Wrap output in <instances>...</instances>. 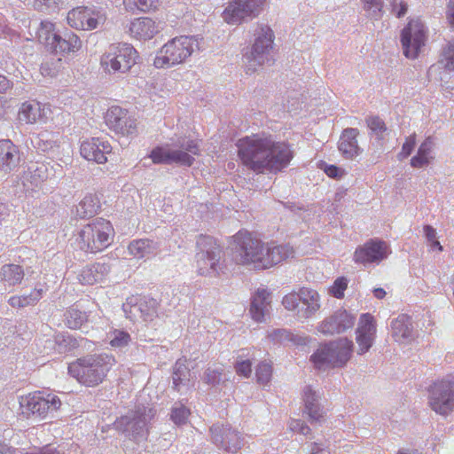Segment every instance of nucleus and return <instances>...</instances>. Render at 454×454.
Listing matches in <instances>:
<instances>
[{"label":"nucleus","instance_id":"obj_19","mask_svg":"<svg viewBox=\"0 0 454 454\" xmlns=\"http://www.w3.org/2000/svg\"><path fill=\"white\" fill-rule=\"evenodd\" d=\"M356 317L345 309H338L326 317L318 326L325 335L340 334L353 327Z\"/></svg>","mask_w":454,"mask_h":454},{"label":"nucleus","instance_id":"obj_14","mask_svg":"<svg viewBox=\"0 0 454 454\" xmlns=\"http://www.w3.org/2000/svg\"><path fill=\"white\" fill-rule=\"evenodd\" d=\"M67 20L73 28L90 31L102 27L106 13L103 8L94 5L79 6L68 12Z\"/></svg>","mask_w":454,"mask_h":454},{"label":"nucleus","instance_id":"obj_3","mask_svg":"<svg viewBox=\"0 0 454 454\" xmlns=\"http://www.w3.org/2000/svg\"><path fill=\"white\" fill-rule=\"evenodd\" d=\"M114 238L112 223L104 218H96L79 231L76 242L86 253H98L108 247Z\"/></svg>","mask_w":454,"mask_h":454},{"label":"nucleus","instance_id":"obj_41","mask_svg":"<svg viewBox=\"0 0 454 454\" xmlns=\"http://www.w3.org/2000/svg\"><path fill=\"white\" fill-rule=\"evenodd\" d=\"M79 346L78 340L68 333H58L54 337V349L59 354L73 351Z\"/></svg>","mask_w":454,"mask_h":454},{"label":"nucleus","instance_id":"obj_31","mask_svg":"<svg viewBox=\"0 0 454 454\" xmlns=\"http://www.w3.org/2000/svg\"><path fill=\"white\" fill-rule=\"evenodd\" d=\"M128 251L136 259L147 260L157 254L158 246L149 239H134L129 242Z\"/></svg>","mask_w":454,"mask_h":454},{"label":"nucleus","instance_id":"obj_45","mask_svg":"<svg viewBox=\"0 0 454 454\" xmlns=\"http://www.w3.org/2000/svg\"><path fill=\"white\" fill-rule=\"evenodd\" d=\"M49 177V170L46 165L44 164H36L33 165L29 168V172L27 175V180L35 185L38 186L44 181H46Z\"/></svg>","mask_w":454,"mask_h":454},{"label":"nucleus","instance_id":"obj_29","mask_svg":"<svg viewBox=\"0 0 454 454\" xmlns=\"http://www.w3.org/2000/svg\"><path fill=\"white\" fill-rule=\"evenodd\" d=\"M321 395L319 392L313 390L310 386H306L303 389V403L305 412L309 415L311 423L319 422L323 418V411L319 400Z\"/></svg>","mask_w":454,"mask_h":454},{"label":"nucleus","instance_id":"obj_32","mask_svg":"<svg viewBox=\"0 0 454 454\" xmlns=\"http://www.w3.org/2000/svg\"><path fill=\"white\" fill-rule=\"evenodd\" d=\"M392 336L399 342H409L413 338L411 318L407 315H400L391 323Z\"/></svg>","mask_w":454,"mask_h":454},{"label":"nucleus","instance_id":"obj_39","mask_svg":"<svg viewBox=\"0 0 454 454\" xmlns=\"http://www.w3.org/2000/svg\"><path fill=\"white\" fill-rule=\"evenodd\" d=\"M434 147V139L428 137L419 147L418 153L411 160L414 168H422L429 163V154Z\"/></svg>","mask_w":454,"mask_h":454},{"label":"nucleus","instance_id":"obj_56","mask_svg":"<svg viewBox=\"0 0 454 454\" xmlns=\"http://www.w3.org/2000/svg\"><path fill=\"white\" fill-rule=\"evenodd\" d=\"M442 55L446 60L445 67L450 71L454 70V40L448 43L442 51Z\"/></svg>","mask_w":454,"mask_h":454},{"label":"nucleus","instance_id":"obj_25","mask_svg":"<svg viewBox=\"0 0 454 454\" xmlns=\"http://www.w3.org/2000/svg\"><path fill=\"white\" fill-rule=\"evenodd\" d=\"M82 46L81 39L72 31L59 32L50 50L55 54L66 55L76 52Z\"/></svg>","mask_w":454,"mask_h":454},{"label":"nucleus","instance_id":"obj_40","mask_svg":"<svg viewBox=\"0 0 454 454\" xmlns=\"http://www.w3.org/2000/svg\"><path fill=\"white\" fill-rule=\"evenodd\" d=\"M2 280L9 286L20 284L24 278V270L18 264H5L0 271Z\"/></svg>","mask_w":454,"mask_h":454},{"label":"nucleus","instance_id":"obj_35","mask_svg":"<svg viewBox=\"0 0 454 454\" xmlns=\"http://www.w3.org/2000/svg\"><path fill=\"white\" fill-rule=\"evenodd\" d=\"M296 294L299 295V301H303V305H306V309L301 310L302 317H310L318 310L320 304L317 291L303 287Z\"/></svg>","mask_w":454,"mask_h":454},{"label":"nucleus","instance_id":"obj_24","mask_svg":"<svg viewBox=\"0 0 454 454\" xmlns=\"http://www.w3.org/2000/svg\"><path fill=\"white\" fill-rule=\"evenodd\" d=\"M359 130L356 128L345 129L338 143V149L346 160H354L363 153L359 146L357 137Z\"/></svg>","mask_w":454,"mask_h":454},{"label":"nucleus","instance_id":"obj_9","mask_svg":"<svg viewBox=\"0 0 454 454\" xmlns=\"http://www.w3.org/2000/svg\"><path fill=\"white\" fill-rule=\"evenodd\" d=\"M265 244L249 232H239L234 237L233 258L238 264L262 270Z\"/></svg>","mask_w":454,"mask_h":454},{"label":"nucleus","instance_id":"obj_50","mask_svg":"<svg viewBox=\"0 0 454 454\" xmlns=\"http://www.w3.org/2000/svg\"><path fill=\"white\" fill-rule=\"evenodd\" d=\"M257 381L262 385H267L272 375V366L270 363L262 362L258 364L255 372Z\"/></svg>","mask_w":454,"mask_h":454},{"label":"nucleus","instance_id":"obj_13","mask_svg":"<svg viewBox=\"0 0 454 454\" xmlns=\"http://www.w3.org/2000/svg\"><path fill=\"white\" fill-rule=\"evenodd\" d=\"M20 406L26 418L43 419L48 412L59 409L61 401L55 395L38 391L20 396Z\"/></svg>","mask_w":454,"mask_h":454},{"label":"nucleus","instance_id":"obj_37","mask_svg":"<svg viewBox=\"0 0 454 454\" xmlns=\"http://www.w3.org/2000/svg\"><path fill=\"white\" fill-rule=\"evenodd\" d=\"M46 288L43 286H36L29 294L12 296L8 302L12 308H24L37 303L45 294Z\"/></svg>","mask_w":454,"mask_h":454},{"label":"nucleus","instance_id":"obj_38","mask_svg":"<svg viewBox=\"0 0 454 454\" xmlns=\"http://www.w3.org/2000/svg\"><path fill=\"white\" fill-rule=\"evenodd\" d=\"M100 208L98 198L93 194L86 195L75 207V215L79 218H90L94 216Z\"/></svg>","mask_w":454,"mask_h":454},{"label":"nucleus","instance_id":"obj_42","mask_svg":"<svg viewBox=\"0 0 454 454\" xmlns=\"http://www.w3.org/2000/svg\"><path fill=\"white\" fill-rule=\"evenodd\" d=\"M59 31L55 30V24L49 20L41 21L37 28L36 35L41 43L51 47Z\"/></svg>","mask_w":454,"mask_h":454},{"label":"nucleus","instance_id":"obj_10","mask_svg":"<svg viewBox=\"0 0 454 454\" xmlns=\"http://www.w3.org/2000/svg\"><path fill=\"white\" fill-rule=\"evenodd\" d=\"M136 49L126 43H113L101 57V66L109 74H123L136 64Z\"/></svg>","mask_w":454,"mask_h":454},{"label":"nucleus","instance_id":"obj_34","mask_svg":"<svg viewBox=\"0 0 454 454\" xmlns=\"http://www.w3.org/2000/svg\"><path fill=\"white\" fill-rule=\"evenodd\" d=\"M44 116V106L37 101H27L19 111V119L26 123H35Z\"/></svg>","mask_w":454,"mask_h":454},{"label":"nucleus","instance_id":"obj_48","mask_svg":"<svg viewBox=\"0 0 454 454\" xmlns=\"http://www.w3.org/2000/svg\"><path fill=\"white\" fill-rule=\"evenodd\" d=\"M190 411L182 403H175L172 407L170 419L177 426L186 423Z\"/></svg>","mask_w":454,"mask_h":454},{"label":"nucleus","instance_id":"obj_18","mask_svg":"<svg viewBox=\"0 0 454 454\" xmlns=\"http://www.w3.org/2000/svg\"><path fill=\"white\" fill-rule=\"evenodd\" d=\"M106 123L116 133L129 136L137 132L136 120L129 116L128 112L120 106H112L107 111Z\"/></svg>","mask_w":454,"mask_h":454},{"label":"nucleus","instance_id":"obj_53","mask_svg":"<svg viewBox=\"0 0 454 454\" xmlns=\"http://www.w3.org/2000/svg\"><path fill=\"white\" fill-rule=\"evenodd\" d=\"M131 338L129 333L122 330H115L111 335L110 344L114 348H123L129 345Z\"/></svg>","mask_w":454,"mask_h":454},{"label":"nucleus","instance_id":"obj_62","mask_svg":"<svg viewBox=\"0 0 454 454\" xmlns=\"http://www.w3.org/2000/svg\"><path fill=\"white\" fill-rule=\"evenodd\" d=\"M51 63L45 62L41 66V73L43 75L55 76L58 73L56 68H51Z\"/></svg>","mask_w":454,"mask_h":454},{"label":"nucleus","instance_id":"obj_7","mask_svg":"<svg viewBox=\"0 0 454 454\" xmlns=\"http://www.w3.org/2000/svg\"><path fill=\"white\" fill-rule=\"evenodd\" d=\"M155 416L156 410L153 407L137 405L134 411L118 419L114 425L126 437L138 442L147 435L148 424Z\"/></svg>","mask_w":454,"mask_h":454},{"label":"nucleus","instance_id":"obj_55","mask_svg":"<svg viewBox=\"0 0 454 454\" xmlns=\"http://www.w3.org/2000/svg\"><path fill=\"white\" fill-rule=\"evenodd\" d=\"M348 286V279L345 277L338 278L332 287L330 293L335 298L340 299L344 296V291Z\"/></svg>","mask_w":454,"mask_h":454},{"label":"nucleus","instance_id":"obj_21","mask_svg":"<svg viewBox=\"0 0 454 454\" xmlns=\"http://www.w3.org/2000/svg\"><path fill=\"white\" fill-rule=\"evenodd\" d=\"M356 333V340L358 344L357 354L363 355L369 351L376 335V326L371 315L363 314L361 316Z\"/></svg>","mask_w":454,"mask_h":454},{"label":"nucleus","instance_id":"obj_6","mask_svg":"<svg viewBox=\"0 0 454 454\" xmlns=\"http://www.w3.org/2000/svg\"><path fill=\"white\" fill-rule=\"evenodd\" d=\"M197 50L199 41L196 36H176L160 48L153 65L157 68H164L184 63Z\"/></svg>","mask_w":454,"mask_h":454},{"label":"nucleus","instance_id":"obj_4","mask_svg":"<svg viewBox=\"0 0 454 454\" xmlns=\"http://www.w3.org/2000/svg\"><path fill=\"white\" fill-rule=\"evenodd\" d=\"M200 152L197 141L187 137L178 138L172 145V148L158 146L150 154L155 164L176 163L181 166L191 167L194 162V155Z\"/></svg>","mask_w":454,"mask_h":454},{"label":"nucleus","instance_id":"obj_26","mask_svg":"<svg viewBox=\"0 0 454 454\" xmlns=\"http://www.w3.org/2000/svg\"><path fill=\"white\" fill-rule=\"evenodd\" d=\"M294 256V249L289 245L265 244L262 269H268Z\"/></svg>","mask_w":454,"mask_h":454},{"label":"nucleus","instance_id":"obj_8","mask_svg":"<svg viewBox=\"0 0 454 454\" xmlns=\"http://www.w3.org/2000/svg\"><path fill=\"white\" fill-rule=\"evenodd\" d=\"M353 342L347 338L332 341L319 347L310 356V361L317 369L343 367L350 359Z\"/></svg>","mask_w":454,"mask_h":454},{"label":"nucleus","instance_id":"obj_16","mask_svg":"<svg viewBox=\"0 0 454 454\" xmlns=\"http://www.w3.org/2000/svg\"><path fill=\"white\" fill-rule=\"evenodd\" d=\"M266 0H233L223 12V19L230 24H238L246 19H253L260 14Z\"/></svg>","mask_w":454,"mask_h":454},{"label":"nucleus","instance_id":"obj_5","mask_svg":"<svg viewBox=\"0 0 454 454\" xmlns=\"http://www.w3.org/2000/svg\"><path fill=\"white\" fill-rule=\"evenodd\" d=\"M195 254L197 271L201 276L215 277L223 271V251L216 240L207 235H200L196 241Z\"/></svg>","mask_w":454,"mask_h":454},{"label":"nucleus","instance_id":"obj_51","mask_svg":"<svg viewBox=\"0 0 454 454\" xmlns=\"http://www.w3.org/2000/svg\"><path fill=\"white\" fill-rule=\"evenodd\" d=\"M61 0H34L35 10L46 13L56 12L59 9Z\"/></svg>","mask_w":454,"mask_h":454},{"label":"nucleus","instance_id":"obj_57","mask_svg":"<svg viewBox=\"0 0 454 454\" xmlns=\"http://www.w3.org/2000/svg\"><path fill=\"white\" fill-rule=\"evenodd\" d=\"M282 304L288 310H295V309L301 305L299 295L296 294V293L286 294L283 298Z\"/></svg>","mask_w":454,"mask_h":454},{"label":"nucleus","instance_id":"obj_28","mask_svg":"<svg viewBox=\"0 0 454 454\" xmlns=\"http://www.w3.org/2000/svg\"><path fill=\"white\" fill-rule=\"evenodd\" d=\"M270 307V293L265 289H258L251 298L249 312L256 322L265 320Z\"/></svg>","mask_w":454,"mask_h":454},{"label":"nucleus","instance_id":"obj_27","mask_svg":"<svg viewBox=\"0 0 454 454\" xmlns=\"http://www.w3.org/2000/svg\"><path fill=\"white\" fill-rule=\"evenodd\" d=\"M20 160L18 147L9 139L0 140V169L5 172L14 169Z\"/></svg>","mask_w":454,"mask_h":454},{"label":"nucleus","instance_id":"obj_61","mask_svg":"<svg viewBox=\"0 0 454 454\" xmlns=\"http://www.w3.org/2000/svg\"><path fill=\"white\" fill-rule=\"evenodd\" d=\"M325 172L329 177L335 179H340L346 175V172L343 168L334 165H325Z\"/></svg>","mask_w":454,"mask_h":454},{"label":"nucleus","instance_id":"obj_47","mask_svg":"<svg viewBox=\"0 0 454 454\" xmlns=\"http://www.w3.org/2000/svg\"><path fill=\"white\" fill-rule=\"evenodd\" d=\"M139 304V296H131L127 298L126 302L122 305V310L127 318L130 320H136L138 317L141 318Z\"/></svg>","mask_w":454,"mask_h":454},{"label":"nucleus","instance_id":"obj_2","mask_svg":"<svg viewBox=\"0 0 454 454\" xmlns=\"http://www.w3.org/2000/svg\"><path fill=\"white\" fill-rule=\"evenodd\" d=\"M115 364V358L112 355L90 354L69 364L68 373L86 387H96L104 381Z\"/></svg>","mask_w":454,"mask_h":454},{"label":"nucleus","instance_id":"obj_44","mask_svg":"<svg viewBox=\"0 0 454 454\" xmlns=\"http://www.w3.org/2000/svg\"><path fill=\"white\" fill-rule=\"evenodd\" d=\"M141 318L151 319L157 313L158 301L156 299L148 296H139Z\"/></svg>","mask_w":454,"mask_h":454},{"label":"nucleus","instance_id":"obj_11","mask_svg":"<svg viewBox=\"0 0 454 454\" xmlns=\"http://www.w3.org/2000/svg\"><path fill=\"white\" fill-rule=\"evenodd\" d=\"M254 43L244 58L247 61V72H254L257 67L272 60L274 33L267 25H260L254 30Z\"/></svg>","mask_w":454,"mask_h":454},{"label":"nucleus","instance_id":"obj_36","mask_svg":"<svg viewBox=\"0 0 454 454\" xmlns=\"http://www.w3.org/2000/svg\"><path fill=\"white\" fill-rule=\"evenodd\" d=\"M191 376V371L186 365V360L178 359L173 368V388L180 392L183 387L189 385Z\"/></svg>","mask_w":454,"mask_h":454},{"label":"nucleus","instance_id":"obj_43","mask_svg":"<svg viewBox=\"0 0 454 454\" xmlns=\"http://www.w3.org/2000/svg\"><path fill=\"white\" fill-rule=\"evenodd\" d=\"M64 316L65 324L70 329H79L88 320L87 313L75 307L69 308Z\"/></svg>","mask_w":454,"mask_h":454},{"label":"nucleus","instance_id":"obj_64","mask_svg":"<svg viewBox=\"0 0 454 454\" xmlns=\"http://www.w3.org/2000/svg\"><path fill=\"white\" fill-rule=\"evenodd\" d=\"M310 454H329L324 448L317 442L310 443Z\"/></svg>","mask_w":454,"mask_h":454},{"label":"nucleus","instance_id":"obj_33","mask_svg":"<svg viewBox=\"0 0 454 454\" xmlns=\"http://www.w3.org/2000/svg\"><path fill=\"white\" fill-rule=\"evenodd\" d=\"M268 338L275 343L286 346H306L309 342L307 336L294 334L287 329H273L268 332Z\"/></svg>","mask_w":454,"mask_h":454},{"label":"nucleus","instance_id":"obj_63","mask_svg":"<svg viewBox=\"0 0 454 454\" xmlns=\"http://www.w3.org/2000/svg\"><path fill=\"white\" fill-rule=\"evenodd\" d=\"M424 233L428 242L436 239V231L431 225H426L424 227Z\"/></svg>","mask_w":454,"mask_h":454},{"label":"nucleus","instance_id":"obj_1","mask_svg":"<svg viewBox=\"0 0 454 454\" xmlns=\"http://www.w3.org/2000/svg\"><path fill=\"white\" fill-rule=\"evenodd\" d=\"M237 146L242 163L258 174L280 172L294 158L291 145L274 140L270 135L247 136L238 141Z\"/></svg>","mask_w":454,"mask_h":454},{"label":"nucleus","instance_id":"obj_17","mask_svg":"<svg viewBox=\"0 0 454 454\" xmlns=\"http://www.w3.org/2000/svg\"><path fill=\"white\" fill-rule=\"evenodd\" d=\"M212 442L224 451L237 453L243 446L240 433L231 425L215 424L210 427Z\"/></svg>","mask_w":454,"mask_h":454},{"label":"nucleus","instance_id":"obj_30","mask_svg":"<svg viewBox=\"0 0 454 454\" xmlns=\"http://www.w3.org/2000/svg\"><path fill=\"white\" fill-rule=\"evenodd\" d=\"M129 32L139 40H149L159 32V26L151 18H139L131 22Z\"/></svg>","mask_w":454,"mask_h":454},{"label":"nucleus","instance_id":"obj_58","mask_svg":"<svg viewBox=\"0 0 454 454\" xmlns=\"http://www.w3.org/2000/svg\"><path fill=\"white\" fill-rule=\"evenodd\" d=\"M235 370L239 375L248 378L252 372V364L249 360L237 362Z\"/></svg>","mask_w":454,"mask_h":454},{"label":"nucleus","instance_id":"obj_20","mask_svg":"<svg viewBox=\"0 0 454 454\" xmlns=\"http://www.w3.org/2000/svg\"><path fill=\"white\" fill-rule=\"evenodd\" d=\"M386 257L387 245L380 240L372 239L364 246L358 247L354 253V261L364 265L379 262Z\"/></svg>","mask_w":454,"mask_h":454},{"label":"nucleus","instance_id":"obj_59","mask_svg":"<svg viewBox=\"0 0 454 454\" xmlns=\"http://www.w3.org/2000/svg\"><path fill=\"white\" fill-rule=\"evenodd\" d=\"M415 144V135L410 136L403 145L402 152L399 153V157L407 158L413 151Z\"/></svg>","mask_w":454,"mask_h":454},{"label":"nucleus","instance_id":"obj_23","mask_svg":"<svg viewBox=\"0 0 454 454\" xmlns=\"http://www.w3.org/2000/svg\"><path fill=\"white\" fill-rule=\"evenodd\" d=\"M112 269L111 260L102 257L98 262L85 266L80 272L78 279L82 285L92 286L101 282L109 274Z\"/></svg>","mask_w":454,"mask_h":454},{"label":"nucleus","instance_id":"obj_49","mask_svg":"<svg viewBox=\"0 0 454 454\" xmlns=\"http://www.w3.org/2000/svg\"><path fill=\"white\" fill-rule=\"evenodd\" d=\"M123 4L131 11L137 9L141 12H149L156 8L157 0H123Z\"/></svg>","mask_w":454,"mask_h":454},{"label":"nucleus","instance_id":"obj_60","mask_svg":"<svg viewBox=\"0 0 454 454\" xmlns=\"http://www.w3.org/2000/svg\"><path fill=\"white\" fill-rule=\"evenodd\" d=\"M391 7H392V12L397 17V18H401L403 16L405 15V13L407 12V4L405 2H403V0L401 1H397V0H393V2L391 3Z\"/></svg>","mask_w":454,"mask_h":454},{"label":"nucleus","instance_id":"obj_15","mask_svg":"<svg viewBox=\"0 0 454 454\" xmlns=\"http://www.w3.org/2000/svg\"><path fill=\"white\" fill-rule=\"evenodd\" d=\"M424 24L419 20H411L402 30L401 43L403 54L408 59H416L426 42Z\"/></svg>","mask_w":454,"mask_h":454},{"label":"nucleus","instance_id":"obj_46","mask_svg":"<svg viewBox=\"0 0 454 454\" xmlns=\"http://www.w3.org/2000/svg\"><path fill=\"white\" fill-rule=\"evenodd\" d=\"M365 123L371 130V134L375 136L377 139L381 140L384 138V133L387 130V128L381 118L370 115L366 117Z\"/></svg>","mask_w":454,"mask_h":454},{"label":"nucleus","instance_id":"obj_12","mask_svg":"<svg viewBox=\"0 0 454 454\" xmlns=\"http://www.w3.org/2000/svg\"><path fill=\"white\" fill-rule=\"evenodd\" d=\"M428 393L431 409L442 416L449 415L454 409V376L435 380L429 386Z\"/></svg>","mask_w":454,"mask_h":454},{"label":"nucleus","instance_id":"obj_22","mask_svg":"<svg viewBox=\"0 0 454 454\" xmlns=\"http://www.w3.org/2000/svg\"><path fill=\"white\" fill-rule=\"evenodd\" d=\"M112 146L107 141H103L98 137H92L90 139L82 141L80 148L81 155L91 161L98 164H102L107 161L106 154L110 153Z\"/></svg>","mask_w":454,"mask_h":454},{"label":"nucleus","instance_id":"obj_54","mask_svg":"<svg viewBox=\"0 0 454 454\" xmlns=\"http://www.w3.org/2000/svg\"><path fill=\"white\" fill-rule=\"evenodd\" d=\"M364 4L365 10L372 18L377 20L381 16L382 0H364Z\"/></svg>","mask_w":454,"mask_h":454},{"label":"nucleus","instance_id":"obj_52","mask_svg":"<svg viewBox=\"0 0 454 454\" xmlns=\"http://www.w3.org/2000/svg\"><path fill=\"white\" fill-rule=\"evenodd\" d=\"M223 369L208 367L203 375V380L205 383L213 387L218 386L223 381Z\"/></svg>","mask_w":454,"mask_h":454}]
</instances>
